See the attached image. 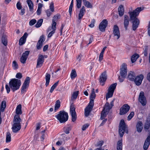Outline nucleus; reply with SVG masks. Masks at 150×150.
<instances>
[{
  "mask_svg": "<svg viewBox=\"0 0 150 150\" xmlns=\"http://www.w3.org/2000/svg\"><path fill=\"white\" fill-rule=\"evenodd\" d=\"M142 10L141 7H138L133 11L128 12L130 17V20L132 24V28L134 30H136L139 24V21L137 17Z\"/></svg>",
  "mask_w": 150,
  "mask_h": 150,
  "instance_id": "obj_1",
  "label": "nucleus"
},
{
  "mask_svg": "<svg viewBox=\"0 0 150 150\" xmlns=\"http://www.w3.org/2000/svg\"><path fill=\"white\" fill-rule=\"evenodd\" d=\"M75 100V91L74 92L71 97L70 101V113L72 117V121H75V105L74 101Z\"/></svg>",
  "mask_w": 150,
  "mask_h": 150,
  "instance_id": "obj_2",
  "label": "nucleus"
},
{
  "mask_svg": "<svg viewBox=\"0 0 150 150\" xmlns=\"http://www.w3.org/2000/svg\"><path fill=\"white\" fill-rule=\"evenodd\" d=\"M9 86L13 92L18 89L21 85V80L16 79H12L9 82Z\"/></svg>",
  "mask_w": 150,
  "mask_h": 150,
  "instance_id": "obj_3",
  "label": "nucleus"
},
{
  "mask_svg": "<svg viewBox=\"0 0 150 150\" xmlns=\"http://www.w3.org/2000/svg\"><path fill=\"white\" fill-rule=\"evenodd\" d=\"M127 65L125 63H123L120 67V75L118 79L120 82H122L125 78L127 73Z\"/></svg>",
  "mask_w": 150,
  "mask_h": 150,
  "instance_id": "obj_4",
  "label": "nucleus"
},
{
  "mask_svg": "<svg viewBox=\"0 0 150 150\" xmlns=\"http://www.w3.org/2000/svg\"><path fill=\"white\" fill-rule=\"evenodd\" d=\"M56 117L61 123L65 122L68 119V114L64 111H60Z\"/></svg>",
  "mask_w": 150,
  "mask_h": 150,
  "instance_id": "obj_5",
  "label": "nucleus"
},
{
  "mask_svg": "<svg viewBox=\"0 0 150 150\" xmlns=\"http://www.w3.org/2000/svg\"><path fill=\"white\" fill-rule=\"evenodd\" d=\"M126 126L124 120H121L120 123L119 128V133L121 137L123 136L125 132L127 133H128V129H126Z\"/></svg>",
  "mask_w": 150,
  "mask_h": 150,
  "instance_id": "obj_6",
  "label": "nucleus"
},
{
  "mask_svg": "<svg viewBox=\"0 0 150 150\" xmlns=\"http://www.w3.org/2000/svg\"><path fill=\"white\" fill-rule=\"evenodd\" d=\"M144 129L148 134H150V115H149L147 117L144 124Z\"/></svg>",
  "mask_w": 150,
  "mask_h": 150,
  "instance_id": "obj_7",
  "label": "nucleus"
},
{
  "mask_svg": "<svg viewBox=\"0 0 150 150\" xmlns=\"http://www.w3.org/2000/svg\"><path fill=\"white\" fill-rule=\"evenodd\" d=\"M130 106L127 104L124 105L120 109L119 114L122 115L126 113L129 110Z\"/></svg>",
  "mask_w": 150,
  "mask_h": 150,
  "instance_id": "obj_8",
  "label": "nucleus"
},
{
  "mask_svg": "<svg viewBox=\"0 0 150 150\" xmlns=\"http://www.w3.org/2000/svg\"><path fill=\"white\" fill-rule=\"evenodd\" d=\"M144 78L143 75L142 74H140L138 76H137L133 81H134L136 85L139 86L141 85Z\"/></svg>",
  "mask_w": 150,
  "mask_h": 150,
  "instance_id": "obj_9",
  "label": "nucleus"
},
{
  "mask_svg": "<svg viewBox=\"0 0 150 150\" xmlns=\"http://www.w3.org/2000/svg\"><path fill=\"white\" fill-rule=\"evenodd\" d=\"M108 22L106 19L103 20L99 25V29L102 32H104L105 28L107 26Z\"/></svg>",
  "mask_w": 150,
  "mask_h": 150,
  "instance_id": "obj_10",
  "label": "nucleus"
},
{
  "mask_svg": "<svg viewBox=\"0 0 150 150\" xmlns=\"http://www.w3.org/2000/svg\"><path fill=\"white\" fill-rule=\"evenodd\" d=\"M30 51H26L23 52L20 59L21 62L23 64H25L28 55L30 53Z\"/></svg>",
  "mask_w": 150,
  "mask_h": 150,
  "instance_id": "obj_11",
  "label": "nucleus"
},
{
  "mask_svg": "<svg viewBox=\"0 0 150 150\" xmlns=\"http://www.w3.org/2000/svg\"><path fill=\"white\" fill-rule=\"evenodd\" d=\"M139 100L143 106H145L146 104V98L144 96V93L141 91L139 96Z\"/></svg>",
  "mask_w": 150,
  "mask_h": 150,
  "instance_id": "obj_12",
  "label": "nucleus"
},
{
  "mask_svg": "<svg viewBox=\"0 0 150 150\" xmlns=\"http://www.w3.org/2000/svg\"><path fill=\"white\" fill-rule=\"evenodd\" d=\"M44 61V59L43 55L42 54L39 55L37 60L36 67L37 68L41 67Z\"/></svg>",
  "mask_w": 150,
  "mask_h": 150,
  "instance_id": "obj_13",
  "label": "nucleus"
},
{
  "mask_svg": "<svg viewBox=\"0 0 150 150\" xmlns=\"http://www.w3.org/2000/svg\"><path fill=\"white\" fill-rule=\"evenodd\" d=\"M107 79V75L106 74V71H104L101 74L99 79L100 83L102 86L104 85Z\"/></svg>",
  "mask_w": 150,
  "mask_h": 150,
  "instance_id": "obj_14",
  "label": "nucleus"
},
{
  "mask_svg": "<svg viewBox=\"0 0 150 150\" xmlns=\"http://www.w3.org/2000/svg\"><path fill=\"white\" fill-rule=\"evenodd\" d=\"M113 34L116 38L118 39L120 37V32L119 28L117 25H114L113 28Z\"/></svg>",
  "mask_w": 150,
  "mask_h": 150,
  "instance_id": "obj_15",
  "label": "nucleus"
},
{
  "mask_svg": "<svg viewBox=\"0 0 150 150\" xmlns=\"http://www.w3.org/2000/svg\"><path fill=\"white\" fill-rule=\"evenodd\" d=\"M130 19L129 16L127 15H125L124 16V25L125 29L127 30L128 29V27L129 25V21Z\"/></svg>",
  "mask_w": 150,
  "mask_h": 150,
  "instance_id": "obj_16",
  "label": "nucleus"
},
{
  "mask_svg": "<svg viewBox=\"0 0 150 150\" xmlns=\"http://www.w3.org/2000/svg\"><path fill=\"white\" fill-rule=\"evenodd\" d=\"M93 105H91L89 104L85 110L84 114L86 117H88L91 111L92 110Z\"/></svg>",
  "mask_w": 150,
  "mask_h": 150,
  "instance_id": "obj_17",
  "label": "nucleus"
},
{
  "mask_svg": "<svg viewBox=\"0 0 150 150\" xmlns=\"http://www.w3.org/2000/svg\"><path fill=\"white\" fill-rule=\"evenodd\" d=\"M92 92L90 96V101L89 104L94 105V100L96 97V94L93 88L92 89Z\"/></svg>",
  "mask_w": 150,
  "mask_h": 150,
  "instance_id": "obj_18",
  "label": "nucleus"
},
{
  "mask_svg": "<svg viewBox=\"0 0 150 150\" xmlns=\"http://www.w3.org/2000/svg\"><path fill=\"white\" fill-rule=\"evenodd\" d=\"M28 35V33H24L23 36L20 38L19 42L20 45H22L25 43Z\"/></svg>",
  "mask_w": 150,
  "mask_h": 150,
  "instance_id": "obj_19",
  "label": "nucleus"
},
{
  "mask_svg": "<svg viewBox=\"0 0 150 150\" xmlns=\"http://www.w3.org/2000/svg\"><path fill=\"white\" fill-rule=\"evenodd\" d=\"M21 128V124L19 123H13V126L12 128L13 131L14 132L16 133Z\"/></svg>",
  "mask_w": 150,
  "mask_h": 150,
  "instance_id": "obj_20",
  "label": "nucleus"
},
{
  "mask_svg": "<svg viewBox=\"0 0 150 150\" xmlns=\"http://www.w3.org/2000/svg\"><path fill=\"white\" fill-rule=\"evenodd\" d=\"M60 18V15L59 14H57L55 15L53 17L52 20V26L54 28L56 26V21H57Z\"/></svg>",
  "mask_w": 150,
  "mask_h": 150,
  "instance_id": "obj_21",
  "label": "nucleus"
},
{
  "mask_svg": "<svg viewBox=\"0 0 150 150\" xmlns=\"http://www.w3.org/2000/svg\"><path fill=\"white\" fill-rule=\"evenodd\" d=\"M143 123L142 121H139L137 123L136 125V128L137 131L139 133H140L142 132V129Z\"/></svg>",
  "mask_w": 150,
  "mask_h": 150,
  "instance_id": "obj_22",
  "label": "nucleus"
},
{
  "mask_svg": "<svg viewBox=\"0 0 150 150\" xmlns=\"http://www.w3.org/2000/svg\"><path fill=\"white\" fill-rule=\"evenodd\" d=\"M85 11V7L84 6H83L80 11V12L79 16V23L81 22V19L82 18L84 15V13Z\"/></svg>",
  "mask_w": 150,
  "mask_h": 150,
  "instance_id": "obj_23",
  "label": "nucleus"
},
{
  "mask_svg": "<svg viewBox=\"0 0 150 150\" xmlns=\"http://www.w3.org/2000/svg\"><path fill=\"white\" fill-rule=\"evenodd\" d=\"M136 77L135 73L133 71H130L128 74V78L130 81H133Z\"/></svg>",
  "mask_w": 150,
  "mask_h": 150,
  "instance_id": "obj_24",
  "label": "nucleus"
},
{
  "mask_svg": "<svg viewBox=\"0 0 150 150\" xmlns=\"http://www.w3.org/2000/svg\"><path fill=\"white\" fill-rule=\"evenodd\" d=\"M27 2L29 7V10L31 12H33V4L31 0H27Z\"/></svg>",
  "mask_w": 150,
  "mask_h": 150,
  "instance_id": "obj_25",
  "label": "nucleus"
},
{
  "mask_svg": "<svg viewBox=\"0 0 150 150\" xmlns=\"http://www.w3.org/2000/svg\"><path fill=\"white\" fill-rule=\"evenodd\" d=\"M56 27H55V28H54L53 26H52L51 27H50L48 28V32L49 31H50L51 29L53 30L49 33L48 35V38H51L52 35L54 33L55 30H56Z\"/></svg>",
  "mask_w": 150,
  "mask_h": 150,
  "instance_id": "obj_26",
  "label": "nucleus"
},
{
  "mask_svg": "<svg viewBox=\"0 0 150 150\" xmlns=\"http://www.w3.org/2000/svg\"><path fill=\"white\" fill-rule=\"evenodd\" d=\"M118 11L119 14L120 16H122L124 14V9L123 6L120 5L118 8Z\"/></svg>",
  "mask_w": 150,
  "mask_h": 150,
  "instance_id": "obj_27",
  "label": "nucleus"
},
{
  "mask_svg": "<svg viewBox=\"0 0 150 150\" xmlns=\"http://www.w3.org/2000/svg\"><path fill=\"white\" fill-rule=\"evenodd\" d=\"M21 119L20 117V116L18 115H15L14 118L13 122V123H19L20 124Z\"/></svg>",
  "mask_w": 150,
  "mask_h": 150,
  "instance_id": "obj_28",
  "label": "nucleus"
},
{
  "mask_svg": "<svg viewBox=\"0 0 150 150\" xmlns=\"http://www.w3.org/2000/svg\"><path fill=\"white\" fill-rule=\"evenodd\" d=\"M21 104L18 105L16 107V115H21L22 113V110H21Z\"/></svg>",
  "mask_w": 150,
  "mask_h": 150,
  "instance_id": "obj_29",
  "label": "nucleus"
},
{
  "mask_svg": "<svg viewBox=\"0 0 150 150\" xmlns=\"http://www.w3.org/2000/svg\"><path fill=\"white\" fill-rule=\"evenodd\" d=\"M122 140L118 141L117 143V150H122Z\"/></svg>",
  "mask_w": 150,
  "mask_h": 150,
  "instance_id": "obj_30",
  "label": "nucleus"
},
{
  "mask_svg": "<svg viewBox=\"0 0 150 150\" xmlns=\"http://www.w3.org/2000/svg\"><path fill=\"white\" fill-rule=\"evenodd\" d=\"M117 85V83H115L112 84L109 87L108 90L112 91V92H114L116 88Z\"/></svg>",
  "mask_w": 150,
  "mask_h": 150,
  "instance_id": "obj_31",
  "label": "nucleus"
},
{
  "mask_svg": "<svg viewBox=\"0 0 150 150\" xmlns=\"http://www.w3.org/2000/svg\"><path fill=\"white\" fill-rule=\"evenodd\" d=\"M139 55L137 54H135L133 55L131 57V61L132 63L135 62L137 59L139 57Z\"/></svg>",
  "mask_w": 150,
  "mask_h": 150,
  "instance_id": "obj_32",
  "label": "nucleus"
},
{
  "mask_svg": "<svg viewBox=\"0 0 150 150\" xmlns=\"http://www.w3.org/2000/svg\"><path fill=\"white\" fill-rule=\"evenodd\" d=\"M111 109V107L110 106L109 103L106 102L103 108V110L105 111L106 112H109L110 110Z\"/></svg>",
  "mask_w": 150,
  "mask_h": 150,
  "instance_id": "obj_33",
  "label": "nucleus"
},
{
  "mask_svg": "<svg viewBox=\"0 0 150 150\" xmlns=\"http://www.w3.org/2000/svg\"><path fill=\"white\" fill-rule=\"evenodd\" d=\"M29 85L23 83L21 87V93H23L26 91V89L28 88Z\"/></svg>",
  "mask_w": 150,
  "mask_h": 150,
  "instance_id": "obj_34",
  "label": "nucleus"
},
{
  "mask_svg": "<svg viewBox=\"0 0 150 150\" xmlns=\"http://www.w3.org/2000/svg\"><path fill=\"white\" fill-rule=\"evenodd\" d=\"M50 75L48 73L46 74L45 76L46 83L45 85L46 86H48L50 82Z\"/></svg>",
  "mask_w": 150,
  "mask_h": 150,
  "instance_id": "obj_35",
  "label": "nucleus"
},
{
  "mask_svg": "<svg viewBox=\"0 0 150 150\" xmlns=\"http://www.w3.org/2000/svg\"><path fill=\"white\" fill-rule=\"evenodd\" d=\"M2 42L3 44L6 46L7 44V39L6 36L5 35H3L2 37Z\"/></svg>",
  "mask_w": 150,
  "mask_h": 150,
  "instance_id": "obj_36",
  "label": "nucleus"
},
{
  "mask_svg": "<svg viewBox=\"0 0 150 150\" xmlns=\"http://www.w3.org/2000/svg\"><path fill=\"white\" fill-rule=\"evenodd\" d=\"M84 5L88 8H92V6L91 4L89 1L86 0H83Z\"/></svg>",
  "mask_w": 150,
  "mask_h": 150,
  "instance_id": "obj_37",
  "label": "nucleus"
},
{
  "mask_svg": "<svg viewBox=\"0 0 150 150\" xmlns=\"http://www.w3.org/2000/svg\"><path fill=\"white\" fill-rule=\"evenodd\" d=\"M108 112H106L105 111L103 110L101 114L100 119L103 120L106 117L107 115Z\"/></svg>",
  "mask_w": 150,
  "mask_h": 150,
  "instance_id": "obj_38",
  "label": "nucleus"
},
{
  "mask_svg": "<svg viewBox=\"0 0 150 150\" xmlns=\"http://www.w3.org/2000/svg\"><path fill=\"white\" fill-rule=\"evenodd\" d=\"M60 102L59 100H57L56 102L54 107V111L55 112L60 108Z\"/></svg>",
  "mask_w": 150,
  "mask_h": 150,
  "instance_id": "obj_39",
  "label": "nucleus"
},
{
  "mask_svg": "<svg viewBox=\"0 0 150 150\" xmlns=\"http://www.w3.org/2000/svg\"><path fill=\"white\" fill-rule=\"evenodd\" d=\"M6 102L5 100H3L1 104V109L0 110L1 111H4L5 108L6 107Z\"/></svg>",
  "mask_w": 150,
  "mask_h": 150,
  "instance_id": "obj_40",
  "label": "nucleus"
},
{
  "mask_svg": "<svg viewBox=\"0 0 150 150\" xmlns=\"http://www.w3.org/2000/svg\"><path fill=\"white\" fill-rule=\"evenodd\" d=\"M43 21V20L42 19H40L38 21L37 23L35 25V26L37 28L40 27Z\"/></svg>",
  "mask_w": 150,
  "mask_h": 150,
  "instance_id": "obj_41",
  "label": "nucleus"
},
{
  "mask_svg": "<svg viewBox=\"0 0 150 150\" xmlns=\"http://www.w3.org/2000/svg\"><path fill=\"white\" fill-rule=\"evenodd\" d=\"M113 92L111 91L108 90V93L106 95V99L107 100L110 98L112 97L113 94Z\"/></svg>",
  "mask_w": 150,
  "mask_h": 150,
  "instance_id": "obj_42",
  "label": "nucleus"
},
{
  "mask_svg": "<svg viewBox=\"0 0 150 150\" xmlns=\"http://www.w3.org/2000/svg\"><path fill=\"white\" fill-rule=\"evenodd\" d=\"M11 141V134L9 132H8L6 133V143L9 142Z\"/></svg>",
  "mask_w": 150,
  "mask_h": 150,
  "instance_id": "obj_43",
  "label": "nucleus"
},
{
  "mask_svg": "<svg viewBox=\"0 0 150 150\" xmlns=\"http://www.w3.org/2000/svg\"><path fill=\"white\" fill-rule=\"evenodd\" d=\"M70 77L71 79L72 80L75 78V69L72 70L70 74Z\"/></svg>",
  "mask_w": 150,
  "mask_h": 150,
  "instance_id": "obj_44",
  "label": "nucleus"
},
{
  "mask_svg": "<svg viewBox=\"0 0 150 150\" xmlns=\"http://www.w3.org/2000/svg\"><path fill=\"white\" fill-rule=\"evenodd\" d=\"M73 0H72L69 8V12L70 16H71L72 10V8L73 6Z\"/></svg>",
  "mask_w": 150,
  "mask_h": 150,
  "instance_id": "obj_45",
  "label": "nucleus"
},
{
  "mask_svg": "<svg viewBox=\"0 0 150 150\" xmlns=\"http://www.w3.org/2000/svg\"><path fill=\"white\" fill-rule=\"evenodd\" d=\"M45 40V39L44 38V36L43 35H42L40 36L39 40L38 41V42H41V43H43Z\"/></svg>",
  "mask_w": 150,
  "mask_h": 150,
  "instance_id": "obj_46",
  "label": "nucleus"
},
{
  "mask_svg": "<svg viewBox=\"0 0 150 150\" xmlns=\"http://www.w3.org/2000/svg\"><path fill=\"white\" fill-rule=\"evenodd\" d=\"M103 143L104 142L103 141H99L96 144V147L100 146L101 147L103 145Z\"/></svg>",
  "mask_w": 150,
  "mask_h": 150,
  "instance_id": "obj_47",
  "label": "nucleus"
},
{
  "mask_svg": "<svg viewBox=\"0 0 150 150\" xmlns=\"http://www.w3.org/2000/svg\"><path fill=\"white\" fill-rule=\"evenodd\" d=\"M43 45V43L41 42H38L37 44L36 47L38 50H40L42 47Z\"/></svg>",
  "mask_w": 150,
  "mask_h": 150,
  "instance_id": "obj_48",
  "label": "nucleus"
},
{
  "mask_svg": "<svg viewBox=\"0 0 150 150\" xmlns=\"http://www.w3.org/2000/svg\"><path fill=\"white\" fill-rule=\"evenodd\" d=\"M13 68L14 69H17L18 67V65L16 62L15 61H13Z\"/></svg>",
  "mask_w": 150,
  "mask_h": 150,
  "instance_id": "obj_49",
  "label": "nucleus"
},
{
  "mask_svg": "<svg viewBox=\"0 0 150 150\" xmlns=\"http://www.w3.org/2000/svg\"><path fill=\"white\" fill-rule=\"evenodd\" d=\"M50 9L52 12H53L54 11V3L52 2L50 6Z\"/></svg>",
  "mask_w": 150,
  "mask_h": 150,
  "instance_id": "obj_50",
  "label": "nucleus"
},
{
  "mask_svg": "<svg viewBox=\"0 0 150 150\" xmlns=\"http://www.w3.org/2000/svg\"><path fill=\"white\" fill-rule=\"evenodd\" d=\"M134 114V112H131L129 115H128L127 117V120H130L133 117Z\"/></svg>",
  "mask_w": 150,
  "mask_h": 150,
  "instance_id": "obj_51",
  "label": "nucleus"
},
{
  "mask_svg": "<svg viewBox=\"0 0 150 150\" xmlns=\"http://www.w3.org/2000/svg\"><path fill=\"white\" fill-rule=\"evenodd\" d=\"M148 49V46L147 45L144 47V56L146 57L147 55V51Z\"/></svg>",
  "mask_w": 150,
  "mask_h": 150,
  "instance_id": "obj_52",
  "label": "nucleus"
},
{
  "mask_svg": "<svg viewBox=\"0 0 150 150\" xmlns=\"http://www.w3.org/2000/svg\"><path fill=\"white\" fill-rule=\"evenodd\" d=\"M77 2L76 6L78 8H79L81 6L82 0H76Z\"/></svg>",
  "mask_w": 150,
  "mask_h": 150,
  "instance_id": "obj_53",
  "label": "nucleus"
},
{
  "mask_svg": "<svg viewBox=\"0 0 150 150\" xmlns=\"http://www.w3.org/2000/svg\"><path fill=\"white\" fill-rule=\"evenodd\" d=\"M148 136L144 143H145L146 144L149 143L150 144V134H148Z\"/></svg>",
  "mask_w": 150,
  "mask_h": 150,
  "instance_id": "obj_54",
  "label": "nucleus"
},
{
  "mask_svg": "<svg viewBox=\"0 0 150 150\" xmlns=\"http://www.w3.org/2000/svg\"><path fill=\"white\" fill-rule=\"evenodd\" d=\"M30 79L29 77H28V76L27 77L23 83L29 85L30 82Z\"/></svg>",
  "mask_w": 150,
  "mask_h": 150,
  "instance_id": "obj_55",
  "label": "nucleus"
},
{
  "mask_svg": "<svg viewBox=\"0 0 150 150\" xmlns=\"http://www.w3.org/2000/svg\"><path fill=\"white\" fill-rule=\"evenodd\" d=\"M36 22V20L35 19H32L30 21L29 25H30L32 26L34 25Z\"/></svg>",
  "mask_w": 150,
  "mask_h": 150,
  "instance_id": "obj_56",
  "label": "nucleus"
},
{
  "mask_svg": "<svg viewBox=\"0 0 150 150\" xmlns=\"http://www.w3.org/2000/svg\"><path fill=\"white\" fill-rule=\"evenodd\" d=\"M16 7L17 8L18 10H21V9L22 6L21 3L20 2L18 1L17 2L16 4Z\"/></svg>",
  "mask_w": 150,
  "mask_h": 150,
  "instance_id": "obj_57",
  "label": "nucleus"
},
{
  "mask_svg": "<svg viewBox=\"0 0 150 150\" xmlns=\"http://www.w3.org/2000/svg\"><path fill=\"white\" fill-rule=\"evenodd\" d=\"M89 125L88 123L86 124L83 125V127L82 128L83 130H85L89 126Z\"/></svg>",
  "mask_w": 150,
  "mask_h": 150,
  "instance_id": "obj_58",
  "label": "nucleus"
},
{
  "mask_svg": "<svg viewBox=\"0 0 150 150\" xmlns=\"http://www.w3.org/2000/svg\"><path fill=\"white\" fill-rule=\"evenodd\" d=\"M95 22V19H93L91 21V23L89 25V26L91 28H93L94 26V23Z\"/></svg>",
  "mask_w": 150,
  "mask_h": 150,
  "instance_id": "obj_59",
  "label": "nucleus"
},
{
  "mask_svg": "<svg viewBox=\"0 0 150 150\" xmlns=\"http://www.w3.org/2000/svg\"><path fill=\"white\" fill-rule=\"evenodd\" d=\"M150 144L149 143L146 144L145 143H144L143 146L144 149L145 150H146L148 149Z\"/></svg>",
  "mask_w": 150,
  "mask_h": 150,
  "instance_id": "obj_60",
  "label": "nucleus"
},
{
  "mask_svg": "<svg viewBox=\"0 0 150 150\" xmlns=\"http://www.w3.org/2000/svg\"><path fill=\"white\" fill-rule=\"evenodd\" d=\"M22 77V74L20 73H18L16 75V77L18 79H21Z\"/></svg>",
  "mask_w": 150,
  "mask_h": 150,
  "instance_id": "obj_61",
  "label": "nucleus"
},
{
  "mask_svg": "<svg viewBox=\"0 0 150 150\" xmlns=\"http://www.w3.org/2000/svg\"><path fill=\"white\" fill-rule=\"evenodd\" d=\"M45 12L47 17H50L52 14L51 12L50 11V10L49 9L46 10Z\"/></svg>",
  "mask_w": 150,
  "mask_h": 150,
  "instance_id": "obj_62",
  "label": "nucleus"
},
{
  "mask_svg": "<svg viewBox=\"0 0 150 150\" xmlns=\"http://www.w3.org/2000/svg\"><path fill=\"white\" fill-rule=\"evenodd\" d=\"M5 87H6V89L7 91V93H8L10 91V88H11L10 87V86L9 87L8 86V85L7 84H6V85Z\"/></svg>",
  "mask_w": 150,
  "mask_h": 150,
  "instance_id": "obj_63",
  "label": "nucleus"
},
{
  "mask_svg": "<svg viewBox=\"0 0 150 150\" xmlns=\"http://www.w3.org/2000/svg\"><path fill=\"white\" fill-rule=\"evenodd\" d=\"M71 128L70 127H69L67 128L65 130V132L67 134L69 132V131L71 130Z\"/></svg>",
  "mask_w": 150,
  "mask_h": 150,
  "instance_id": "obj_64",
  "label": "nucleus"
}]
</instances>
